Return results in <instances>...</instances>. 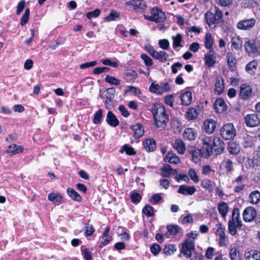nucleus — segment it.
I'll return each mask as SVG.
<instances>
[{
  "label": "nucleus",
  "mask_w": 260,
  "mask_h": 260,
  "mask_svg": "<svg viewBox=\"0 0 260 260\" xmlns=\"http://www.w3.org/2000/svg\"><path fill=\"white\" fill-rule=\"evenodd\" d=\"M150 110L153 115L155 126L157 128H164L169 120L164 106L159 103H154L152 105Z\"/></svg>",
  "instance_id": "obj_1"
},
{
  "label": "nucleus",
  "mask_w": 260,
  "mask_h": 260,
  "mask_svg": "<svg viewBox=\"0 0 260 260\" xmlns=\"http://www.w3.org/2000/svg\"><path fill=\"white\" fill-rule=\"evenodd\" d=\"M242 226V222L240 219V211L238 208H234L232 211V218L228 223V230L230 234L235 235L237 232V229Z\"/></svg>",
  "instance_id": "obj_2"
},
{
  "label": "nucleus",
  "mask_w": 260,
  "mask_h": 260,
  "mask_svg": "<svg viewBox=\"0 0 260 260\" xmlns=\"http://www.w3.org/2000/svg\"><path fill=\"white\" fill-rule=\"evenodd\" d=\"M194 250L195 243L194 241L190 239H187L184 240L182 244L179 256L181 257L183 255L186 258H189L192 256V253H194Z\"/></svg>",
  "instance_id": "obj_3"
},
{
  "label": "nucleus",
  "mask_w": 260,
  "mask_h": 260,
  "mask_svg": "<svg viewBox=\"0 0 260 260\" xmlns=\"http://www.w3.org/2000/svg\"><path fill=\"white\" fill-rule=\"evenodd\" d=\"M220 135L225 140H231L236 136V130L233 124L226 123L221 128Z\"/></svg>",
  "instance_id": "obj_4"
},
{
  "label": "nucleus",
  "mask_w": 260,
  "mask_h": 260,
  "mask_svg": "<svg viewBox=\"0 0 260 260\" xmlns=\"http://www.w3.org/2000/svg\"><path fill=\"white\" fill-rule=\"evenodd\" d=\"M224 147V143L219 138L215 137L212 146L207 148V152L210 156L214 150L216 154H219L223 152Z\"/></svg>",
  "instance_id": "obj_5"
},
{
  "label": "nucleus",
  "mask_w": 260,
  "mask_h": 260,
  "mask_svg": "<svg viewBox=\"0 0 260 260\" xmlns=\"http://www.w3.org/2000/svg\"><path fill=\"white\" fill-rule=\"evenodd\" d=\"M170 89V85L168 83H160L159 84L152 83L149 87L150 92L157 94H162L168 92Z\"/></svg>",
  "instance_id": "obj_6"
},
{
  "label": "nucleus",
  "mask_w": 260,
  "mask_h": 260,
  "mask_svg": "<svg viewBox=\"0 0 260 260\" xmlns=\"http://www.w3.org/2000/svg\"><path fill=\"white\" fill-rule=\"evenodd\" d=\"M255 23L256 20L253 18L244 19L237 23V27L240 30H250L254 27Z\"/></svg>",
  "instance_id": "obj_7"
},
{
  "label": "nucleus",
  "mask_w": 260,
  "mask_h": 260,
  "mask_svg": "<svg viewBox=\"0 0 260 260\" xmlns=\"http://www.w3.org/2000/svg\"><path fill=\"white\" fill-rule=\"evenodd\" d=\"M242 215L245 222H250L255 219L257 212L253 207H248L244 210Z\"/></svg>",
  "instance_id": "obj_8"
},
{
  "label": "nucleus",
  "mask_w": 260,
  "mask_h": 260,
  "mask_svg": "<svg viewBox=\"0 0 260 260\" xmlns=\"http://www.w3.org/2000/svg\"><path fill=\"white\" fill-rule=\"evenodd\" d=\"M244 119L246 125L249 127H255L260 124V119L256 114H247Z\"/></svg>",
  "instance_id": "obj_9"
},
{
  "label": "nucleus",
  "mask_w": 260,
  "mask_h": 260,
  "mask_svg": "<svg viewBox=\"0 0 260 260\" xmlns=\"http://www.w3.org/2000/svg\"><path fill=\"white\" fill-rule=\"evenodd\" d=\"M151 14L153 16L154 22H162L166 20V15L161 10L153 8L151 11Z\"/></svg>",
  "instance_id": "obj_10"
},
{
  "label": "nucleus",
  "mask_w": 260,
  "mask_h": 260,
  "mask_svg": "<svg viewBox=\"0 0 260 260\" xmlns=\"http://www.w3.org/2000/svg\"><path fill=\"white\" fill-rule=\"evenodd\" d=\"M246 51L250 55H257L258 50L256 46L255 42L253 40H249L245 42L244 45Z\"/></svg>",
  "instance_id": "obj_11"
},
{
  "label": "nucleus",
  "mask_w": 260,
  "mask_h": 260,
  "mask_svg": "<svg viewBox=\"0 0 260 260\" xmlns=\"http://www.w3.org/2000/svg\"><path fill=\"white\" fill-rule=\"evenodd\" d=\"M127 6L132 7L134 10H143L146 8L145 2L144 0H132L126 3Z\"/></svg>",
  "instance_id": "obj_12"
},
{
  "label": "nucleus",
  "mask_w": 260,
  "mask_h": 260,
  "mask_svg": "<svg viewBox=\"0 0 260 260\" xmlns=\"http://www.w3.org/2000/svg\"><path fill=\"white\" fill-rule=\"evenodd\" d=\"M196 191L197 189L194 186L182 185L179 186L177 192L184 196H191L194 194Z\"/></svg>",
  "instance_id": "obj_13"
},
{
  "label": "nucleus",
  "mask_w": 260,
  "mask_h": 260,
  "mask_svg": "<svg viewBox=\"0 0 260 260\" xmlns=\"http://www.w3.org/2000/svg\"><path fill=\"white\" fill-rule=\"evenodd\" d=\"M217 229L216 231V235L219 237V244L220 246H225L226 236L225 234V228L222 226L221 223H219L216 224Z\"/></svg>",
  "instance_id": "obj_14"
},
{
  "label": "nucleus",
  "mask_w": 260,
  "mask_h": 260,
  "mask_svg": "<svg viewBox=\"0 0 260 260\" xmlns=\"http://www.w3.org/2000/svg\"><path fill=\"white\" fill-rule=\"evenodd\" d=\"M226 59L229 69L231 71H234L237 65V59L235 55L232 52H229L226 54Z\"/></svg>",
  "instance_id": "obj_15"
},
{
  "label": "nucleus",
  "mask_w": 260,
  "mask_h": 260,
  "mask_svg": "<svg viewBox=\"0 0 260 260\" xmlns=\"http://www.w3.org/2000/svg\"><path fill=\"white\" fill-rule=\"evenodd\" d=\"M216 122L212 119L206 120L204 122V129L206 133L212 134L216 128Z\"/></svg>",
  "instance_id": "obj_16"
},
{
  "label": "nucleus",
  "mask_w": 260,
  "mask_h": 260,
  "mask_svg": "<svg viewBox=\"0 0 260 260\" xmlns=\"http://www.w3.org/2000/svg\"><path fill=\"white\" fill-rule=\"evenodd\" d=\"M243 176L239 175L233 181V184L234 185V190L235 192H239L244 189L245 184L243 183Z\"/></svg>",
  "instance_id": "obj_17"
},
{
  "label": "nucleus",
  "mask_w": 260,
  "mask_h": 260,
  "mask_svg": "<svg viewBox=\"0 0 260 260\" xmlns=\"http://www.w3.org/2000/svg\"><path fill=\"white\" fill-rule=\"evenodd\" d=\"M240 96L243 99L247 100L252 94V90L251 87L246 84H243L240 87Z\"/></svg>",
  "instance_id": "obj_18"
},
{
  "label": "nucleus",
  "mask_w": 260,
  "mask_h": 260,
  "mask_svg": "<svg viewBox=\"0 0 260 260\" xmlns=\"http://www.w3.org/2000/svg\"><path fill=\"white\" fill-rule=\"evenodd\" d=\"M205 64L209 67H213L216 63V57L212 50H210L209 53L205 55Z\"/></svg>",
  "instance_id": "obj_19"
},
{
  "label": "nucleus",
  "mask_w": 260,
  "mask_h": 260,
  "mask_svg": "<svg viewBox=\"0 0 260 260\" xmlns=\"http://www.w3.org/2000/svg\"><path fill=\"white\" fill-rule=\"evenodd\" d=\"M214 86V91L216 94L220 95L223 92L224 88V81L221 77H216Z\"/></svg>",
  "instance_id": "obj_20"
},
{
  "label": "nucleus",
  "mask_w": 260,
  "mask_h": 260,
  "mask_svg": "<svg viewBox=\"0 0 260 260\" xmlns=\"http://www.w3.org/2000/svg\"><path fill=\"white\" fill-rule=\"evenodd\" d=\"M24 148L22 146L13 144L7 147L6 152L10 155H16L22 152Z\"/></svg>",
  "instance_id": "obj_21"
},
{
  "label": "nucleus",
  "mask_w": 260,
  "mask_h": 260,
  "mask_svg": "<svg viewBox=\"0 0 260 260\" xmlns=\"http://www.w3.org/2000/svg\"><path fill=\"white\" fill-rule=\"evenodd\" d=\"M177 173L176 169H173L171 166L168 164H164L161 168V175L164 177H169L171 174H175Z\"/></svg>",
  "instance_id": "obj_22"
},
{
  "label": "nucleus",
  "mask_w": 260,
  "mask_h": 260,
  "mask_svg": "<svg viewBox=\"0 0 260 260\" xmlns=\"http://www.w3.org/2000/svg\"><path fill=\"white\" fill-rule=\"evenodd\" d=\"M214 108L218 113H222L226 110V105L223 99L219 98L214 103Z\"/></svg>",
  "instance_id": "obj_23"
},
{
  "label": "nucleus",
  "mask_w": 260,
  "mask_h": 260,
  "mask_svg": "<svg viewBox=\"0 0 260 260\" xmlns=\"http://www.w3.org/2000/svg\"><path fill=\"white\" fill-rule=\"evenodd\" d=\"M106 121L108 124L113 127H116L119 124V120L111 111L108 112Z\"/></svg>",
  "instance_id": "obj_24"
},
{
  "label": "nucleus",
  "mask_w": 260,
  "mask_h": 260,
  "mask_svg": "<svg viewBox=\"0 0 260 260\" xmlns=\"http://www.w3.org/2000/svg\"><path fill=\"white\" fill-rule=\"evenodd\" d=\"M229 206L228 204L224 202L219 203L217 206V209L223 219H225L229 212Z\"/></svg>",
  "instance_id": "obj_25"
},
{
  "label": "nucleus",
  "mask_w": 260,
  "mask_h": 260,
  "mask_svg": "<svg viewBox=\"0 0 260 260\" xmlns=\"http://www.w3.org/2000/svg\"><path fill=\"white\" fill-rule=\"evenodd\" d=\"M173 147L181 154L185 153L186 150L185 145L182 140L177 139L173 144Z\"/></svg>",
  "instance_id": "obj_26"
},
{
  "label": "nucleus",
  "mask_w": 260,
  "mask_h": 260,
  "mask_svg": "<svg viewBox=\"0 0 260 260\" xmlns=\"http://www.w3.org/2000/svg\"><path fill=\"white\" fill-rule=\"evenodd\" d=\"M197 136V134L195 130L192 128H187L183 133V137L185 139L189 141L195 140Z\"/></svg>",
  "instance_id": "obj_27"
},
{
  "label": "nucleus",
  "mask_w": 260,
  "mask_h": 260,
  "mask_svg": "<svg viewBox=\"0 0 260 260\" xmlns=\"http://www.w3.org/2000/svg\"><path fill=\"white\" fill-rule=\"evenodd\" d=\"M165 161L174 164H178L180 162V158L173 152H168L165 157Z\"/></svg>",
  "instance_id": "obj_28"
},
{
  "label": "nucleus",
  "mask_w": 260,
  "mask_h": 260,
  "mask_svg": "<svg viewBox=\"0 0 260 260\" xmlns=\"http://www.w3.org/2000/svg\"><path fill=\"white\" fill-rule=\"evenodd\" d=\"M206 22L209 26L211 28L214 27L215 24L218 23L215 19V16L213 15V12L208 11L205 14Z\"/></svg>",
  "instance_id": "obj_29"
},
{
  "label": "nucleus",
  "mask_w": 260,
  "mask_h": 260,
  "mask_svg": "<svg viewBox=\"0 0 260 260\" xmlns=\"http://www.w3.org/2000/svg\"><path fill=\"white\" fill-rule=\"evenodd\" d=\"M229 153L232 155H237L240 151L239 145L235 142H230L228 147Z\"/></svg>",
  "instance_id": "obj_30"
},
{
  "label": "nucleus",
  "mask_w": 260,
  "mask_h": 260,
  "mask_svg": "<svg viewBox=\"0 0 260 260\" xmlns=\"http://www.w3.org/2000/svg\"><path fill=\"white\" fill-rule=\"evenodd\" d=\"M181 103L183 105L188 106L190 104L192 100V93L186 91L181 96Z\"/></svg>",
  "instance_id": "obj_31"
},
{
  "label": "nucleus",
  "mask_w": 260,
  "mask_h": 260,
  "mask_svg": "<svg viewBox=\"0 0 260 260\" xmlns=\"http://www.w3.org/2000/svg\"><path fill=\"white\" fill-rule=\"evenodd\" d=\"M232 47L235 50L240 49L242 46V40L239 36H234L231 39Z\"/></svg>",
  "instance_id": "obj_32"
},
{
  "label": "nucleus",
  "mask_w": 260,
  "mask_h": 260,
  "mask_svg": "<svg viewBox=\"0 0 260 260\" xmlns=\"http://www.w3.org/2000/svg\"><path fill=\"white\" fill-rule=\"evenodd\" d=\"M145 150L148 152L152 151L156 148L155 141L153 139H149L145 141L144 143Z\"/></svg>",
  "instance_id": "obj_33"
},
{
  "label": "nucleus",
  "mask_w": 260,
  "mask_h": 260,
  "mask_svg": "<svg viewBox=\"0 0 260 260\" xmlns=\"http://www.w3.org/2000/svg\"><path fill=\"white\" fill-rule=\"evenodd\" d=\"M67 193L69 197L73 200L77 202H81L82 198L80 195L76 192L74 189L71 188H68Z\"/></svg>",
  "instance_id": "obj_34"
},
{
  "label": "nucleus",
  "mask_w": 260,
  "mask_h": 260,
  "mask_svg": "<svg viewBox=\"0 0 260 260\" xmlns=\"http://www.w3.org/2000/svg\"><path fill=\"white\" fill-rule=\"evenodd\" d=\"M131 128L134 132L137 138L141 137L144 134V129L142 125L141 124H137L131 126Z\"/></svg>",
  "instance_id": "obj_35"
},
{
  "label": "nucleus",
  "mask_w": 260,
  "mask_h": 260,
  "mask_svg": "<svg viewBox=\"0 0 260 260\" xmlns=\"http://www.w3.org/2000/svg\"><path fill=\"white\" fill-rule=\"evenodd\" d=\"M172 39L173 41V46L174 48L176 49L178 47H183V45L181 44L183 39L182 35L180 34H178L176 36H173Z\"/></svg>",
  "instance_id": "obj_36"
},
{
  "label": "nucleus",
  "mask_w": 260,
  "mask_h": 260,
  "mask_svg": "<svg viewBox=\"0 0 260 260\" xmlns=\"http://www.w3.org/2000/svg\"><path fill=\"white\" fill-rule=\"evenodd\" d=\"M62 196L58 193L51 192L48 196V200L54 204H59L62 200Z\"/></svg>",
  "instance_id": "obj_37"
},
{
  "label": "nucleus",
  "mask_w": 260,
  "mask_h": 260,
  "mask_svg": "<svg viewBox=\"0 0 260 260\" xmlns=\"http://www.w3.org/2000/svg\"><path fill=\"white\" fill-rule=\"evenodd\" d=\"M249 198L251 204H256L260 201V192L257 190L252 191L250 193Z\"/></svg>",
  "instance_id": "obj_38"
},
{
  "label": "nucleus",
  "mask_w": 260,
  "mask_h": 260,
  "mask_svg": "<svg viewBox=\"0 0 260 260\" xmlns=\"http://www.w3.org/2000/svg\"><path fill=\"white\" fill-rule=\"evenodd\" d=\"M231 260H241V255L239 250L236 247L231 248L229 252Z\"/></svg>",
  "instance_id": "obj_39"
},
{
  "label": "nucleus",
  "mask_w": 260,
  "mask_h": 260,
  "mask_svg": "<svg viewBox=\"0 0 260 260\" xmlns=\"http://www.w3.org/2000/svg\"><path fill=\"white\" fill-rule=\"evenodd\" d=\"M258 63L256 60L250 61L245 67V70L250 74L254 73Z\"/></svg>",
  "instance_id": "obj_40"
},
{
  "label": "nucleus",
  "mask_w": 260,
  "mask_h": 260,
  "mask_svg": "<svg viewBox=\"0 0 260 260\" xmlns=\"http://www.w3.org/2000/svg\"><path fill=\"white\" fill-rule=\"evenodd\" d=\"M137 77V73L134 70H130L127 72L124 76L126 81L129 83L134 82L135 79Z\"/></svg>",
  "instance_id": "obj_41"
},
{
  "label": "nucleus",
  "mask_w": 260,
  "mask_h": 260,
  "mask_svg": "<svg viewBox=\"0 0 260 260\" xmlns=\"http://www.w3.org/2000/svg\"><path fill=\"white\" fill-rule=\"evenodd\" d=\"M168 57V55L166 53V52L163 51H160L159 52L156 51L153 56L154 58L157 59L162 62L166 61Z\"/></svg>",
  "instance_id": "obj_42"
},
{
  "label": "nucleus",
  "mask_w": 260,
  "mask_h": 260,
  "mask_svg": "<svg viewBox=\"0 0 260 260\" xmlns=\"http://www.w3.org/2000/svg\"><path fill=\"white\" fill-rule=\"evenodd\" d=\"M246 260H260V251L251 250L246 257Z\"/></svg>",
  "instance_id": "obj_43"
},
{
  "label": "nucleus",
  "mask_w": 260,
  "mask_h": 260,
  "mask_svg": "<svg viewBox=\"0 0 260 260\" xmlns=\"http://www.w3.org/2000/svg\"><path fill=\"white\" fill-rule=\"evenodd\" d=\"M213 43V39L210 34H206L204 40L205 47L209 49H212Z\"/></svg>",
  "instance_id": "obj_44"
},
{
  "label": "nucleus",
  "mask_w": 260,
  "mask_h": 260,
  "mask_svg": "<svg viewBox=\"0 0 260 260\" xmlns=\"http://www.w3.org/2000/svg\"><path fill=\"white\" fill-rule=\"evenodd\" d=\"M106 99L113 100L115 94V89L114 87L109 88L103 92Z\"/></svg>",
  "instance_id": "obj_45"
},
{
  "label": "nucleus",
  "mask_w": 260,
  "mask_h": 260,
  "mask_svg": "<svg viewBox=\"0 0 260 260\" xmlns=\"http://www.w3.org/2000/svg\"><path fill=\"white\" fill-rule=\"evenodd\" d=\"M215 137H206L202 139L203 148L207 151V148L212 146Z\"/></svg>",
  "instance_id": "obj_46"
},
{
  "label": "nucleus",
  "mask_w": 260,
  "mask_h": 260,
  "mask_svg": "<svg viewBox=\"0 0 260 260\" xmlns=\"http://www.w3.org/2000/svg\"><path fill=\"white\" fill-rule=\"evenodd\" d=\"M197 116V111L194 108H190L186 112L187 118L189 120L196 119Z\"/></svg>",
  "instance_id": "obj_47"
},
{
  "label": "nucleus",
  "mask_w": 260,
  "mask_h": 260,
  "mask_svg": "<svg viewBox=\"0 0 260 260\" xmlns=\"http://www.w3.org/2000/svg\"><path fill=\"white\" fill-rule=\"evenodd\" d=\"M212 10L214 11L213 15L215 16L214 17L216 21L219 23L222 20V13L221 11L217 7H214Z\"/></svg>",
  "instance_id": "obj_48"
},
{
  "label": "nucleus",
  "mask_w": 260,
  "mask_h": 260,
  "mask_svg": "<svg viewBox=\"0 0 260 260\" xmlns=\"http://www.w3.org/2000/svg\"><path fill=\"white\" fill-rule=\"evenodd\" d=\"M201 185L206 189L208 190L209 191L212 190L213 185L212 181L208 179H204L201 182Z\"/></svg>",
  "instance_id": "obj_49"
},
{
  "label": "nucleus",
  "mask_w": 260,
  "mask_h": 260,
  "mask_svg": "<svg viewBox=\"0 0 260 260\" xmlns=\"http://www.w3.org/2000/svg\"><path fill=\"white\" fill-rule=\"evenodd\" d=\"M168 232L170 235H175L179 233L180 228L176 225H169L167 227Z\"/></svg>",
  "instance_id": "obj_50"
},
{
  "label": "nucleus",
  "mask_w": 260,
  "mask_h": 260,
  "mask_svg": "<svg viewBox=\"0 0 260 260\" xmlns=\"http://www.w3.org/2000/svg\"><path fill=\"white\" fill-rule=\"evenodd\" d=\"M177 250L176 247L174 245H169L164 248V252L167 255H170L176 251Z\"/></svg>",
  "instance_id": "obj_51"
},
{
  "label": "nucleus",
  "mask_w": 260,
  "mask_h": 260,
  "mask_svg": "<svg viewBox=\"0 0 260 260\" xmlns=\"http://www.w3.org/2000/svg\"><path fill=\"white\" fill-rule=\"evenodd\" d=\"M105 81L113 85H118L120 84V81L114 77L111 76L109 75H107L105 79Z\"/></svg>",
  "instance_id": "obj_52"
},
{
  "label": "nucleus",
  "mask_w": 260,
  "mask_h": 260,
  "mask_svg": "<svg viewBox=\"0 0 260 260\" xmlns=\"http://www.w3.org/2000/svg\"><path fill=\"white\" fill-rule=\"evenodd\" d=\"M142 212L147 217L153 216L154 215L153 208L149 205H146L143 208Z\"/></svg>",
  "instance_id": "obj_53"
},
{
  "label": "nucleus",
  "mask_w": 260,
  "mask_h": 260,
  "mask_svg": "<svg viewBox=\"0 0 260 260\" xmlns=\"http://www.w3.org/2000/svg\"><path fill=\"white\" fill-rule=\"evenodd\" d=\"M30 15V11L28 8H27L25 11L24 14L23 15L22 18L20 20V24L21 25H24L25 24L27 23L29 20Z\"/></svg>",
  "instance_id": "obj_54"
},
{
  "label": "nucleus",
  "mask_w": 260,
  "mask_h": 260,
  "mask_svg": "<svg viewBox=\"0 0 260 260\" xmlns=\"http://www.w3.org/2000/svg\"><path fill=\"white\" fill-rule=\"evenodd\" d=\"M102 117L103 111L102 109H99L94 115L93 122L96 124H99L101 122Z\"/></svg>",
  "instance_id": "obj_55"
},
{
  "label": "nucleus",
  "mask_w": 260,
  "mask_h": 260,
  "mask_svg": "<svg viewBox=\"0 0 260 260\" xmlns=\"http://www.w3.org/2000/svg\"><path fill=\"white\" fill-rule=\"evenodd\" d=\"M120 13L114 10L110 11L109 15L105 18V20L107 21H111L114 20L115 18H118L119 16Z\"/></svg>",
  "instance_id": "obj_56"
},
{
  "label": "nucleus",
  "mask_w": 260,
  "mask_h": 260,
  "mask_svg": "<svg viewBox=\"0 0 260 260\" xmlns=\"http://www.w3.org/2000/svg\"><path fill=\"white\" fill-rule=\"evenodd\" d=\"M188 175L190 179L196 183H197L199 182L198 176L194 169H190L189 170Z\"/></svg>",
  "instance_id": "obj_57"
},
{
  "label": "nucleus",
  "mask_w": 260,
  "mask_h": 260,
  "mask_svg": "<svg viewBox=\"0 0 260 260\" xmlns=\"http://www.w3.org/2000/svg\"><path fill=\"white\" fill-rule=\"evenodd\" d=\"M224 167L227 173H230L234 170L233 161L231 159H227L224 162Z\"/></svg>",
  "instance_id": "obj_58"
},
{
  "label": "nucleus",
  "mask_w": 260,
  "mask_h": 260,
  "mask_svg": "<svg viewBox=\"0 0 260 260\" xmlns=\"http://www.w3.org/2000/svg\"><path fill=\"white\" fill-rule=\"evenodd\" d=\"M125 151L126 153L129 155H135L136 153V152L134 150V148L127 144L123 145L122 151Z\"/></svg>",
  "instance_id": "obj_59"
},
{
  "label": "nucleus",
  "mask_w": 260,
  "mask_h": 260,
  "mask_svg": "<svg viewBox=\"0 0 260 260\" xmlns=\"http://www.w3.org/2000/svg\"><path fill=\"white\" fill-rule=\"evenodd\" d=\"M141 58L144 60L146 66L150 67L153 64L152 59L146 54H142Z\"/></svg>",
  "instance_id": "obj_60"
},
{
  "label": "nucleus",
  "mask_w": 260,
  "mask_h": 260,
  "mask_svg": "<svg viewBox=\"0 0 260 260\" xmlns=\"http://www.w3.org/2000/svg\"><path fill=\"white\" fill-rule=\"evenodd\" d=\"M111 241L112 237L110 236L103 237V236H102V240L100 242L99 247L102 248L105 246L107 245Z\"/></svg>",
  "instance_id": "obj_61"
},
{
  "label": "nucleus",
  "mask_w": 260,
  "mask_h": 260,
  "mask_svg": "<svg viewBox=\"0 0 260 260\" xmlns=\"http://www.w3.org/2000/svg\"><path fill=\"white\" fill-rule=\"evenodd\" d=\"M201 153L200 150H195L192 153V160L197 163L198 162L201 157Z\"/></svg>",
  "instance_id": "obj_62"
},
{
  "label": "nucleus",
  "mask_w": 260,
  "mask_h": 260,
  "mask_svg": "<svg viewBox=\"0 0 260 260\" xmlns=\"http://www.w3.org/2000/svg\"><path fill=\"white\" fill-rule=\"evenodd\" d=\"M101 62L104 65L110 66L114 68H116L118 66V63L116 61H112L109 58L102 59Z\"/></svg>",
  "instance_id": "obj_63"
},
{
  "label": "nucleus",
  "mask_w": 260,
  "mask_h": 260,
  "mask_svg": "<svg viewBox=\"0 0 260 260\" xmlns=\"http://www.w3.org/2000/svg\"><path fill=\"white\" fill-rule=\"evenodd\" d=\"M159 47L165 50L169 49L170 46V43L168 40L162 39L160 40L158 42Z\"/></svg>",
  "instance_id": "obj_64"
}]
</instances>
